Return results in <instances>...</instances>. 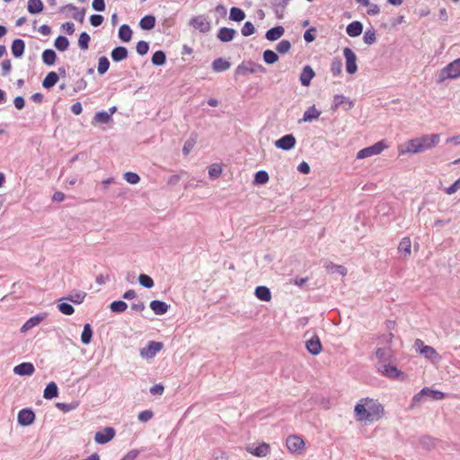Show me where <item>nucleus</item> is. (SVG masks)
I'll return each instance as SVG.
<instances>
[{
    "label": "nucleus",
    "instance_id": "34",
    "mask_svg": "<svg viewBox=\"0 0 460 460\" xmlns=\"http://www.w3.org/2000/svg\"><path fill=\"white\" fill-rule=\"evenodd\" d=\"M66 9L68 10H72L74 11V13L72 15V17L79 22H83L84 20V15H85V9H79L78 7H76L75 5L72 4H68L66 5Z\"/></svg>",
    "mask_w": 460,
    "mask_h": 460
},
{
    "label": "nucleus",
    "instance_id": "37",
    "mask_svg": "<svg viewBox=\"0 0 460 460\" xmlns=\"http://www.w3.org/2000/svg\"><path fill=\"white\" fill-rule=\"evenodd\" d=\"M119 37L124 42H128L132 38V30L127 24H123L119 29Z\"/></svg>",
    "mask_w": 460,
    "mask_h": 460
},
{
    "label": "nucleus",
    "instance_id": "36",
    "mask_svg": "<svg viewBox=\"0 0 460 460\" xmlns=\"http://www.w3.org/2000/svg\"><path fill=\"white\" fill-rule=\"evenodd\" d=\"M155 25V17L150 14L144 16L139 22L140 28L146 31L153 29Z\"/></svg>",
    "mask_w": 460,
    "mask_h": 460
},
{
    "label": "nucleus",
    "instance_id": "30",
    "mask_svg": "<svg viewBox=\"0 0 460 460\" xmlns=\"http://www.w3.org/2000/svg\"><path fill=\"white\" fill-rule=\"evenodd\" d=\"M254 294L258 299L264 302H269L271 299L270 290L265 286L257 287Z\"/></svg>",
    "mask_w": 460,
    "mask_h": 460
},
{
    "label": "nucleus",
    "instance_id": "38",
    "mask_svg": "<svg viewBox=\"0 0 460 460\" xmlns=\"http://www.w3.org/2000/svg\"><path fill=\"white\" fill-rule=\"evenodd\" d=\"M57 59V54L53 49H45L42 53V61L47 66H52Z\"/></svg>",
    "mask_w": 460,
    "mask_h": 460
},
{
    "label": "nucleus",
    "instance_id": "59",
    "mask_svg": "<svg viewBox=\"0 0 460 460\" xmlns=\"http://www.w3.org/2000/svg\"><path fill=\"white\" fill-rule=\"evenodd\" d=\"M136 49L139 55L144 56L148 52L149 44L145 40H140L137 43Z\"/></svg>",
    "mask_w": 460,
    "mask_h": 460
},
{
    "label": "nucleus",
    "instance_id": "41",
    "mask_svg": "<svg viewBox=\"0 0 460 460\" xmlns=\"http://www.w3.org/2000/svg\"><path fill=\"white\" fill-rule=\"evenodd\" d=\"M423 394H425V397H429L436 401L442 400L445 397V394L442 392L432 390L429 387L423 388Z\"/></svg>",
    "mask_w": 460,
    "mask_h": 460
},
{
    "label": "nucleus",
    "instance_id": "44",
    "mask_svg": "<svg viewBox=\"0 0 460 460\" xmlns=\"http://www.w3.org/2000/svg\"><path fill=\"white\" fill-rule=\"evenodd\" d=\"M54 46L59 51H65L69 46V41L65 36H58L54 42Z\"/></svg>",
    "mask_w": 460,
    "mask_h": 460
},
{
    "label": "nucleus",
    "instance_id": "52",
    "mask_svg": "<svg viewBox=\"0 0 460 460\" xmlns=\"http://www.w3.org/2000/svg\"><path fill=\"white\" fill-rule=\"evenodd\" d=\"M269 181V174L266 171H259L255 173L254 182L256 184H265Z\"/></svg>",
    "mask_w": 460,
    "mask_h": 460
},
{
    "label": "nucleus",
    "instance_id": "28",
    "mask_svg": "<svg viewBox=\"0 0 460 460\" xmlns=\"http://www.w3.org/2000/svg\"><path fill=\"white\" fill-rule=\"evenodd\" d=\"M11 49H12L13 55L15 58H21L23 55L24 49H25L24 41L21 39L14 40L12 43Z\"/></svg>",
    "mask_w": 460,
    "mask_h": 460
},
{
    "label": "nucleus",
    "instance_id": "2",
    "mask_svg": "<svg viewBox=\"0 0 460 460\" xmlns=\"http://www.w3.org/2000/svg\"><path fill=\"white\" fill-rule=\"evenodd\" d=\"M460 77V58L453 60L443 67L436 79L438 84H442L446 80H454Z\"/></svg>",
    "mask_w": 460,
    "mask_h": 460
},
{
    "label": "nucleus",
    "instance_id": "3",
    "mask_svg": "<svg viewBox=\"0 0 460 460\" xmlns=\"http://www.w3.org/2000/svg\"><path fill=\"white\" fill-rule=\"evenodd\" d=\"M414 346H415L416 349L419 350V352L425 358L429 359L433 362H438L441 359V357L437 352V350L431 346L425 345L421 340L417 339L415 341Z\"/></svg>",
    "mask_w": 460,
    "mask_h": 460
},
{
    "label": "nucleus",
    "instance_id": "53",
    "mask_svg": "<svg viewBox=\"0 0 460 460\" xmlns=\"http://www.w3.org/2000/svg\"><path fill=\"white\" fill-rule=\"evenodd\" d=\"M325 268L327 269L328 271L330 272H334V271H337L338 273H340L341 275L344 276L347 272V270L345 267L341 266V265H336V264H333L332 262H328L326 265H325Z\"/></svg>",
    "mask_w": 460,
    "mask_h": 460
},
{
    "label": "nucleus",
    "instance_id": "63",
    "mask_svg": "<svg viewBox=\"0 0 460 460\" xmlns=\"http://www.w3.org/2000/svg\"><path fill=\"white\" fill-rule=\"evenodd\" d=\"M420 443L426 449H430L431 447H433L435 446V440L432 438L427 437V436L422 437L420 439Z\"/></svg>",
    "mask_w": 460,
    "mask_h": 460
},
{
    "label": "nucleus",
    "instance_id": "64",
    "mask_svg": "<svg viewBox=\"0 0 460 460\" xmlns=\"http://www.w3.org/2000/svg\"><path fill=\"white\" fill-rule=\"evenodd\" d=\"M154 416V413L152 411L150 410H146V411H142L141 412H139L138 414V420L142 422H146V421H148L149 420H151Z\"/></svg>",
    "mask_w": 460,
    "mask_h": 460
},
{
    "label": "nucleus",
    "instance_id": "24",
    "mask_svg": "<svg viewBox=\"0 0 460 460\" xmlns=\"http://www.w3.org/2000/svg\"><path fill=\"white\" fill-rule=\"evenodd\" d=\"M86 293L81 290H74L67 296L63 297L61 300H67L74 304H81L84 300Z\"/></svg>",
    "mask_w": 460,
    "mask_h": 460
},
{
    "label": "nucleus",
    "instance_id": "26",
    "mask_svg": "<svg viewBox=\"0 0 460 460\" xmlns=\"http://www.w3.org/2000/svg\"><path fill=\"white\" fill-rule=\"evenodd\" d=\"M285 30L282 26L279 25L273 27L266 31V39L270 41H274L279 40L284 34Z\"/></svg>",
    "mask_w": 460,
    "mask_h": 460
},
{
    "label": "nucleus",
    "instance_id": "49",
    "mask_svg": "<svg viewBox=\"0 0 460 460\" xmlns=\"http://www.w3.org/2000/svg\"><path fill=\"white\" fill-rule=\"evenodd\" d=\"M363 40L367 45H372L376 40V34L374 29H368L365 31Z\"/></svg>",
    "mask_w": 460,
    "mask_h": 460
},
{
    "label": "nucleus",
    "instance_id": "6",
    "mask_svg": "<svg viewBox=\"0 0 460 460\" xmlns=\"http://www.w3.org/2000/svg\"><path fill=\"white\" fill-rule=\"evenodd\" d=\"M343 55L346 59L347 73L349 75L355 74L358 70L357 56L349 48H345L343 49Z\"/></svg>",
    "mask_w": 460,
    "mask_h": 460
},
{
    "label": "nucleus",
    "instance_id": "5",
    "mask_svg": "<svg viewBox=\"0 0 460 460\" xmlns=\"http://www.w3.org/2000/svg\"><path fill=\"white\" fill-rule=\"evenodd\" d=\"M164 345L158 341H149L148 344L140 349V356L145 358H153Z\"/></svg>",
    "mask_w": 460,
    "mask_h": 460
},
{
    "label": "nucleus",
    "instance_id": "47",
    "mask_svg": "<svg viewBox=\"0 0 460 460\" xmlns=\"http://www.w3.org/2000/svg\"><path fill=\"white\" fill-rule=\"evenodd\" d=\"M109 67H110L109 59L105 56L101 57L98 60V67H97L98 73L100 75H103L108 71Z\"/></svg>",
    "mask_w": 460,
    "mask_h": 460
},
{
    "label": "nucleus",
    "instance_id": "25",
    "mask_svg": "<svg viewBox=\"0 0 460 460\" xmlns=\"http://www.w3.org/2000/svg\"><path fill=\"white\" fill-rule=\"evenodd\" d=\"M150 308L155 314L162 315L168 311L169 305L164 301L153 300L150 303Z\"/></svg>",
    "mask_w": 460,
    "mask_h": 460
},
{
    "label": "nucleus",
    "instance_id": "16",
    "mask_svg": "<svg viewBox=\"0 0 460 460\" xmlns=\"http://www.w3.org/2000/svg\"><path fill=\"white\" fill-rule=\"evenodd\" d=\"M247 451L255 456L263 457L270 453V446L267 443H261L257 447L250 446Z\"/></svg>",
    "mask_w": 460,
    "mask_h": 460
},
{
    "label": "nucleus",
    "instance_id": "20",
    "mask_svg": "<svg viewBox=\"0 0 460 460\" xmlns=\"http://www.w3.org/2000/svg\"><path fill=\"white\" fill-rule=\"evenodd\" d=\"M236 34V31L227 27H222L217 32V39L222 42L231 41Z\"/></svg>",
    "mask_w": 460,
    "mask_h": 460
},
{
    "label": "nucleus",
    "instance_id": "19",
    "mask_svg": "<svg viewBox=\"0 0 460 460\" xmlns=\"http://www.w3.org/2000/svg\"><path fill=\"white\" fill-rule=\"evenodd\" d=\"M306 349L312 355H318L322 350V343L317 336L312 337L306 341Z\"/></svg>",
    "mask_w": 460,
    "mask_h": 460
},
{
    "label": "nucleus",
    "instance_id": "60",
    "mask_svg": "<svg viewBox=\"0 0 460 460\" xmlns=\"http://www.w3.org/2000/svg\"><path fill=\"white\" fill-rule=\"evenodd\" d=\"M254 31H255L254 25L251 22H246L241 30V32L244 37L253 34Z\"/></svg>",
    "mask_w": 460,
    "mask_h": 460
},
{
    "label": "nucleus",
    "instance_id": "17",
    "mask_svg": "<svg viewBox=\"0 0 460 460\" xmlns=\"http://www.w3.org/2000/svg\"><path fill=\"white\" fill-rule=\"evenodd\" d=\"M314 75L315 73L310 66H304L299 77L301 84L303 86H308Z\"/></svg>",
    "mask_w": 460,
    "mask_h": 460
},
{
    "label": "nucleus",
    "instance_id": "1",
    "mask_svg": "<svg viewBox=\"0 0 460 460\" xmlns=\"http://www.w3.org/2000/svg\"><path fill=\"white\" fill-rule=\"evenodd\" d=\"M354 411L358 421L374 422L381 419L384 408L376 400L364 398L356 404Z\"/></svg>",
    "mask_w": 460,
    "mask_h": 460
},
{
    "label": "nucleus",
    "instance_id": "54",
    "mask_svg": "<svg viewBox=\"0 0 460 460\" xmlns=\"http://www.w3.org/2000/svg\"><path fill=\"white\" fill-rule=\"evenodd\" d=\"M58 310L63 314H66V315H71L75 312L74 307L70 304H68L66 302H63V300H61V303L58 305Z\"/></svg>",
    "mask_w": 460,
    "mask_h": 460
},
{
    "label": "nucleus",
    "instance_id": "29",
    "mask_svg": "<svg viewBox=\"0 0 460 460\" xmlns=\"http://www.w3.org/2000/svg\"><path fill=\"white\" fill-rule=\"evenodd\" d=\"M344 103L348 104V107L345 108L346 111L350 110L353 106L352 102H350L347 97L341 94H336L333 98V104L332 109L335 111Z\"/></svg>",
    "mask_w": 460,
    "mask_h": 460
},
{
    "label": "nucleus",
    "instance_id": "32",
    "mask_svg": "<svg viewBox=\"0 0 460 460\" xmlns=\"http://www.w3.org/2000/svg\"><path fill=\"white\" fill-rule=\"evenodd\" d=\"M58 395V385L54 382H50L44 389L43 396L45 399L50 400Z\"/></svg>",
    "mask_w": 460,
    "mask_h": 460
},
{
    "label": "nucleus",
    "instance_id": "8",
    "mask_svg": "<svg viewBox=\"0 0 460 460\" xmlns=\"http://www.w3.org/2000/svg\"><path fill=\"white\" fill-rule=\"evenodd\" d=\"M286 445L292 453H299L305 447V442L299 436L291 435L287 438Z\"/></svg>",
    "mask_w": 460,
    "mask_h": 460
},
{
    "label": "nucleus",
    "instance_id": "50",
    "mask_svg": "<svg viewBox=\"0 0 460 460\" xmlns=\"http://www.w3.org/2000/svg\"><path fill=\"white\" fill-rule=\"evenodd\" d=\"M342 62L341 58H333L331 64V72L333 75H339L341 73Z\"/></svg>",
    "mask_w": 460,
    "mask_h": 460
},
{
    "label": "nucleus",
    "instance_id": "18",
    "mask_svg": "<svg viewBox=\"0 0 460 460\" xmlns=\"http://www.w3.org/2000/svg\"><path fill=\"white\" fill-rule=\"evenodd\" d=\"M46 317V314H37L35 316L31 317L29 320H27L21 328L22 332H26L27 331L31 330L34 326L39 325Z\"/></svg>",
    "mask_w": 460,
    "mask_h": 460
},
{
    "label": "nucleus",
    "instance_id": "61",
    "mask_svg": "<svg viewBox=\"0 0 460 460\" xmlns=\"http://www.w3.org/2000/svg\"><path fill=\"white\" fill-rule=\"evenodd\" d=\"M425 397V394H423V389L420 390L418 394H416L412 399L411 403V408H414L419 405L421 402H423Z\"/></svg>",
    "mask_w": 460,
    "mask_h": 460
},
{
    "label": "nucleus",
    "instance_id": "15",
    "mask_svg": "<svg viewBox=\"0 0 460 460\" xmlns=\"http://www.w3.org/2000/svg\"><path fill=\"white\" fill-rule=\"evenodd\" d=\"M35 371V367L32 363L23 362L13 367L14 374L18 376H31Z\"/></svg>",
    "mask_w": 460,
    "mask_h": 460
},
{
    "label": "nucleus",
    "instance_id": "10",
    "mask_svg": "<svg viewBox=\"0 0 460 460\" xmlns=\"http://www.w3.org/2000/svg\"><path fill=\"white\" fill-rule=\"evenodd\" d=\"M190 25L202 33L208 32L211 28L210 22L202 15L192 17L190 21Z\"/></svg>",
    "mask_w": 460,
    "mask_h": 460
},
{
    "label": "nucleus",
    "instance_id": "43",
    "mask_svg": "<svg viewBox=\"0 0 460 460\" xmlns=\"http://www.w3.org/2000/svg\"><path fill=\"white\" fill-rule=\"evenodd\" d=\"M376 356L380 362H387L391 358V350L386 348H378L376 351Z\"/></svg>",
    "mask_w": 460,
    "mask_h": 460
},
{
    "label": "nucleus",
    "instance_id": "42",
    "mask_svg": "<svg viewBox=\"0 0 460 460\" xmlns=\"http://www.w3.org/2000/svg\"><path fill=\"white\" fill-rule=\"evenodd\" d=\"M151 61L155 66H163L166 61L165 53L162 50L155 51L152 56Z\"/></svg>",
    "mask_w": 460,
    "mask_h": 460
},
{
    "label": "nucleus",
    "instance_id": "55",
    "mask_svg": "<svg viewBox=\"0 0 460 460\" xmlns=\"http://www.w3.org/2000/svg\"><path fill=\"white\" fill-rule=\"evenodd\" d=\"M291 49V44L288 40H283L276 46V50L280 54L288 53Z\"/></svg>",
    "mask_w": 460,
    "mask_h": 460
},
{
    "label": "nucleus",
    "instance_id": "39",
    "mask_svg": "<svg viewBox=\"0 0 460 460\" xmlns=\"http://www.w3.org/2000/svg\"><path fill=\"white\" fill-rule=\"evenodd\" d=\"M93 338V330L90 323H85L81 334V341L83 344L87 345L91 342Z\"/></svg>",
    "mask_w": 460,
    "mask_h": 460
},
{
    "label": "nucleus",
    "instance_id": "22",
    "mask_svg": "<svg viewBox=\"0 0 460 460\" xmlns=\"http://www.w3.org/2000/svg\"><path fill=\"white\" fill-rule=\"evenodd\" d=\"M128 49L123 46L116 47L112 49L111 56L114 62H120L128 58Z\"/></svg>",
    "mask_w": 460,
    "mask_h": 460
},
{
    "label": "nucleus",
    "instance_id": "23",
    "mask_svg": "<svg viewBox=\"0 0 460 460\" xmlns=\"http://www.w3.org/2000/svg\"><path fill=\"white\" fill-rule=\"evenodd\" d=\"M398 252L404 257L408 258L411 252V242L409 237H404L401 240L398 245Z\"/></svg>",
    "mask_w": 460,
    "mask_h": 460
},
{
    "label": "nucleus",
    "instance_id": "13",
    "mask_svg": "<svg viewBox=\"0 0 460 460\" xmlns=\"http://www.w3.org/2000/svg\"><path fill=\"white\" fill-rule=\"evenodd\" d=\"M35 420V413L31 409H22L18 413V423L22 426H29Z\"/></svg>",
    "mask_w": 460,
    "mask_h": 460
},
{
    "label": "nucleus",
    "instance_id": "21",
    "mask_svg": "<svg viewBox=\"0 0 460 460\" xmlns=\"http://www.w3.org/2000/svg\"><path fill=\"white\" fill-rule=\"evenodd\" d=\"M363 31V24L358 21H354L350 22L347 28L346 32L350 37H358Z\"/></svg>",
    "mask_w": 460,
    "mask_h": 460
},
{
    "label": "nucleus",
    "instance_id": "31",
    "mask_svg": "<svg viewBox=\"0 0 460 460\" xmlns=\"http://www.w3.org/2000/svg\"><path fill=\"white\" fill-rule=\"evenodd\" d=\"M320 115L321 111H318L314 105H313L304 112L302 121L310 122L314 119H318Z\"/></svg>",
    "mask_w": 460,
    "mask_h": 460
},
{
    "label": "nucleus",
    "instance_id": "57",
    "mask_svg": "<svg viewBox=\"0 0 460 460\" xmlns=\"http://www.w3.org/2000/svg\"><path fill=\"white\" fill-rule=\"evenodd\" d=\"M111 113H109L107 111L97 112L94 116V119L97 122L103 123V124L108 123L111 120Z\"/></svg>",
    "mask_w": 460,
    "mask_h": 460
},
{
    "label": "nucleus",
    "instance_id": "12",
    "mask_svg": "<svg viewBox=\"0 0 460 460\" xmlns=\"http://www.w3.org/2000/svg\"><path fill=\"white\" fill-rule=\"evenodd\" d=\"M421 152H423V151H422L421 144L420 142L419 137H416V138L407 141L404 144V146L401 147L399 149L400 154H404V153L418 154V153H421Z\"/></svg>",
    "mask_w": 460,
    "mask_h": 460
},
{
    "label": "nucleus",
    "instance_id": "51",
    "mask_svg": "<svg viewBox=\"0 0 460 460\" xmlns=\"http://www.w3.org/2000/svg\"><path fill=\"white\" fill-rule=\"evenodd\" d=\"M138 282L141 286H143L146 288H151L154 287L153 279L146 274H140L138 276Z\"/></svg>",
    "mask_w": 460,
    "mask_h": 460
},
{
    "label": "nucleus",
    "instance_id": "27",
    "mask_svg": "<svg viewBox=\"0 0 460 460\" xmlns=\"http://www.w3.org/2000/svg\"><path fill=\"white\" fill-rule=\"evenodd\" d=\"M230 66V62L222 58H217L212 62V69L217 73L226 71Z\"/></svg>",
    "mask_w": 460,
    "mask_h": 460
},
{
    "label": "nucleus",
    "instance_id": "9",
    "mask_svg": "<svg viewBox=\"0 0 460 460\" xmlns=\"http://www.w3.org/2000/svg\"><path fill=\"white\" fill-rule=\"evenodd\" d=\"M296 143V137L292 134H288L275 141L274 145L277 148L289 151L295 147Z\"/></svg>",
    "mask_w": 460,
    "mask_h": 460
},
{
    "label": "nucleus",
    "instance_id": "7",
    "mask_svg": "<svg viewBox=\"0 0 460 460\" xmlns=\"http://www.w3.org/2000/svg\"><path fill=\"white\" fill-rule=\"evenodd\" d=\"M115 429L111 427H106L102 431H98L94 435V441L97 444L103 445L110 442L115 437Z\"/></svg>",
    "mask_w": 460,
    "mask_h": 460
},
{
    "label": "nucleus",
    "instance_id": "35",
    "mask_svg": "<svg viewBox=\"0 0 460 460\" xmlns=\"http://www.w3.org/2000/svg\"><path fill=\"white\" fill-rule=\"evenodd\" d=\"M58 81V75L56 72H49L42 82V86L46 89L53 87Z\"/></svg>",
    "mask_w": 460,
    "mask_h": 460
},
{
    "label": "nucleus",
    "instance_id": "56",
    "mask_svg": "<svg viewBox=\"0 0 460 460\" xmlns=\"http://www.w3.org/2000/svg\"><path fill=\"white\" fill-rule=\"evenodd\" d=\"M56 406L58 409H59L63 412H68L73 410H75L78 406V403L77 402H71V403L57 402Z\"/></svg>",
    "mask_w": 460,
    "mask_h": 460
},
{
    "label": "nucleus",
    "instance_id": "58",
    "mask_svg": "<svg viewBox=\"0 0 460 460\" xmlns=\"http://www.w3.org/2000/svg\"><path fill=\"white\" fill-rule=\"evenodd\" d=\"M195 143H196V138H193V137H190L185 141L183 147H182V153L184 155H188L190 153V151L192 150V148L195 146Z\"/></svg>",
    "mask_w": 460,
    "mask_h": 460
},
{
    "label": "nucleus",
    "instance_id": "33",
    "mask_svg": "<svg viewBox=\"0 0 460 460\" xmlns=\"http://www.w3.org/2000/svg\"><path fill=\"white\" fill-rule=\"evenodd\" d=\"M43 3L41 0H29L27 10L31 14L40 13L43 10Z\"/></svg>",
    "mask_w": 460,
    "mask_h": 460
},
{
    "label": "nucleus",
    "instance_id": "40",
    "mask_svg": "<svg viewBox=\"0 0 460 460\" xmlns=\"http://www.w3.org/2000/svg\"><path fill=\"white\" fill-rule=\"evenodd\" d=\"M245 18L244 12L239 7H232L230 9L229 19L234 22H242Z\"/></svg>",
    "mask_w": 460,
    "mask_h": 460
},
{
    "label": "nucleus",
    "instance_id": "46",
    "mask_svg": "<svg viewBox=\"0 0 460 460\" xmlns=\"http://www.w3.org/2000/svg\"><path fill=\"white\" fill-rule=\"evenodd\" d=\"M263 59L267 64H274L279 60V56L276 52L267 49L263 52Z\"/></svg>",
    "mask_w": 460,
    "mask_h": 460
},
{
    "label": "nucleus",
    "instance_id": "11",
    "mask_svg": "<svg viewBox=\"0 0 460 460\" xmlns=\"http://www.w3.org/2000/svg\"><path fill=\"white\" fill-rule=\"evenodd\" d=\"M419 139L421 144L422 151L424 152L436 146L439 143L440 136L438 134L423 135L420 137Z\"/></svg>",
    "mask_w": 460,
    "mask_h": 460
},
{
    "label": "nucleus",
    "instance_id": "14",
    "mask_svg": "<svg viewBox=\"0 0 460 460\" xmlns=\"http://www.w3.org/2000/svg\"><path fill=\"white\" fill-rule=\"evenodd\" d=\"M379 371L385 376L399 379L403 374L394 366L385 364L379 367Z\"/></svg>",
    "mask_w": 460,
    "mask_h": 460
},
{
    "label": "nucleus",
    "instance_id": "48",
    "mask_svg": "<svg viewBox=\"0 0 460 460\" xmlns=\"http://www.w3.org/2000/svg\"><path fill=\"white\" fill-rule=\"evenodd\" d=\"M110 308L113 313H123L128 308V305L124 301L119 300L112 302Z\"/></svg>",
    "mask_w": 460,
    "mask_h": 460
},
{
    "label": "nucleus",
    "instance_id": "62",
    "mask_svg": "<svg viewBox=\"0 0 460 460\" xmlns=\"http://www.w3.org/2000/svg\"><path fill=\"white\" fill-rule=\"evenodd\" d=\"M124 179L130 184H137L140 181L139 176L132 172H126L124 174Z\"/></svg>",
    "mask_w": 460,
    "mask_h": 460
},
{
    "label": "nucleus",
    "instance_id": "45",
    "mask_svg": "<svg viewBox=\"0 0 460 460\" xmlns=\"http://www.w3.org/2000/svg\"><path fill=\"white\" fill-rule=\"evenodd\" d=\"M90 40H91V38L87 32H85V31L81 32L79 35V39H78L79 48L83 50L88 49Z\"/></svg>",
    "mask_w": 460,
    "mask_h": 460
},
{
    "label": "nucleus",
    "instance_id": "4",
    "mask_svg": "<svg viewBox=\"0 0 460 460\" xmlns=\"http://www.w3.org/2000/svg\"><path fill=\"white\" fill-rule=\"evenodd\" d=\"M385 148H387V146L385 144V142L379 141L373 146L359 150L357 154V159H365L373 155H377L381 154L382 151H384Z\"/></svg>",
    "mask_w": 460,
    "mask_h": 460
}]
</instances>
